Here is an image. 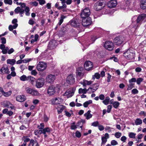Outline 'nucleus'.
Wrapping results in <instances>:
<instances>
[{"label":"nucleus","instance_id":"nucleus-13","mask_svg":"<svg viewBox=\"0 0 146 146\" xmlns=\"http://www.w3.org/2000/svg\"><path fill=\"white\" fill-rule=\"evenodd\" d=\"M25 90L27 93L33 95L38 96L39 94V93L37 90L33 89L29 87L26 88Z\"/></svg>","mask_w":146,"mask_h":146},{"label":"nucleus","instance_id":"nucleus-15","mask_svg":"<svg viewBox=\"0 0 146 146\" xmlns=\"http://www.w3.org/2000/svg\"><path fill=\"white\" fill-rule=\"evenodd\" d=\"M84 67L87 70H90L93 67L92 63L90 61H87L84 64Z\"/></svg>","mask_w":146,"mask_h":146},{"label":"nucleus","instance_id":"nucleus-25","mask_svg":"<svg viewBox=\"0 0 146 146\" xmlns=\"http://www.w3.org/2000/svg\"><path fill=\"white\" fill-rule=\"evenodd\" d=\"M83 69L82 68H77L76 71V74L77 76L80 77H82L83 76V74L81 72V70Z\"/></svg>","mask_w":146,"mask_h":146},{"label":"nucleus","instance_id":"nucleus-59","mask_svg":"<svg viewBox=\"0 0 146 146\" xmlns=\"http://www.w3.org/2000/svg\"><path fill=\"white\" fill-rule=\"evenodd\" d=\"M75 135L78 138L80 137L81 136L80 133L78 131H76L75 133Z\"/></svg>","mask_w":146,"mask_h":146},{"label":"nucleus","instance_id":"nucleus-43","mask_svg":"<svg viewBox=\"0 0 146 146\" xmlns=\"http://www.w3.org/2000/svg\"><path fill=\"white\" fill-rule=\"evenodd\" d=\"M34 133L36 135H37L38 134H41L42 133V130H35L34 131Z\"/></svg>","mask_w":146,"mask_h":146},{"label":"nucleus","instance_id":"nucleus-3","mask_svg":"<svg viewBox=\"0 0 146 146\" xmlns=\"http://www.w3.org/2000/svg\"><path fill=\"white\" fill-rule=\"evenodd\" d=\"M123 54L125 58L127 59L130 60L134 59L135 54L130 50H128L127 52H124Z\"/></svg>","mask_w":146,"mask_h":146},{"label":"nucleus","instance_id":"nucleus-5","mask_svg":"<svg viewBox=\"0 0 146 146\" xmlns=\"http://www.w3.org/2000/svg\"><path fill=\"white\" fill-rule=\"evenodd\" d=\"M75 90L76 88H71L68 89L64 94V96H67L68 98H70L74 95Z\"/></svg>","mask_w":146,"mask_h":146},{"label":"nucleus","instance_id":"nucleus-40","mask_svg":"<svg viewBox=\"0 0 146 146\" xmlns=\"http://www.w3.org/2000/svg\"><path fill=\"white\" fill-rule=\"evenodd\" d=\"M20 80L23 81L28 80V76L27 77L25 75H23L20 77Z\"/></svg>","mask_w":146,"mask_h":146},{"label":"nucleus","instance_id":"nucleus-30","mask_svg":"<svg viewBox=\"0 0 146 146\" xmlns=\"http://www.w3.org/2000/svg\"><path fill=\"white\" fill-rule=\"evenodd\" d=\"M50 128L49 127H45L42 130V133L45 135V136H46V132L49 133L50 132Z\"/></svg>","mask_w":146,"mask_h":146},{"label":"nucleus","instance_id":"nucleus-28","mask_svg":"<svg viewBox=\"0 0 146 146\" xmlns=\"http://www.w3.org/2000/svg\"><path fill=\"white\" fill-rule=\"evenodd\" d=\"M70 24L72 26L75 27L78 26L79 24L76 20L74 19L70 21Z\"/></svg>","mask_w":146,"mask_h":146},{"label":"nucleus","instance_id":"nucleus-20","mask_svg":"<svg viewBox=\"0 0 146 146\" xmlns=\"http://www.w3.org/2000/svg\"><path fill=\"white\" fill-rule=\"evenodd\" d=\"M16 99L17 101L22 102L26 100V98L24 95H18L16 97Z\"/></svg>","mask_w":146,"mask_h":146},{"label":"nucleus","instance_id":"nucleus-50","mask_svg":"<svg viewBox=\"0 0 146 146\" xmlns=\"http://www.w3.org/2000/svg\"><path fill=\"white\" fill-rule=\"evenodd\" d=\"M98 37H97L96 36L94 35L92 36L91 37V40L92 41V42L90 44H92L96 40V39L98 38Z\"/></svg>","mask_w":146,"mask_h":146},{"label":"nucleus","instance_id":"nucleus-44","mask_svg":"<svg viewBox=\"0 0 146 146\" xmlns=\"http://www.w3.org/2000/svg\"><path fill=\"white\" fill-rule=\"evenodd\" d=\"M143 79L142 78H138L136 81L137 84L138 85L140 84L143 81Z\"/></svg>","mask_w":146,"mask_h":146},{"label":"nucleus","instance_id":"nucleus-57","mask_svg":"<svg viewBox=\"0 0 146 146\" xmlns=\"http://www.w3.org/2000/svg\"><path fill=\"white\" fill-rule=\"evenodd\" d=\"M35 80V78L31 76H28V80H30L32 82H34Z\"/></svg>","mask_w":146,"mask_h":146},{"label":"nucleus","instance_id":"nucleus-46","mask_svg":"<svg viewBox=\"0 0 146 146\" xmlns=\"http://www.w3.org/2000/svg\"><path fill=\"white\" fill-rule=\"evenodd\" d=\"M99 125V122L98 121H94L92 123L91 125L95 127H98Z\"/></svg>","mask_w":146,"mask_h":146},{"label":"nucleus","instance_id":"nucleus-21","mask_svg":"<svg viewBox=\"0 0 146 146\" xmlns=\"http://www.w3.org/2000/svg\"><path fill=\"white\" fill-rule=\"evenodd\" d=\"M62 5L58 7L57 9L59 10H60L61 9H66V5L65 4L66 3V1L65 0H60Z\"/></svg>","mask_w":146,"mask_h":146},{"label":"nucleus","instance_id":"nucleus-62","mask_svg":"<svg viewBox=\"0 0 146 146\" xmlns=\"http://www.w3.org/2000/svg\"><path fill=\"white\" fill-rule=\"evenodd\" d=\"M131 92L133 94H136L138 93V91L136 89H134L132 90Z\"/></svg>","mask_w":146,"mask_h":146},{"label":"nucleus","instance_id":"nucleus-11","mask_svg":"<svg viewBox=\"0 0 146 146\" xmlns=\"http://www.w3.org/2000/svg\"><path fill=\"white\" fill-rule=\"evenodd\" d=\"M46 67V64L42 62H40L36 66L37 69L39 71H43Z\"/></svg>","mask_w":146,"mask_h":146},{"label":"nucleus","instance_id":"nucleus-53","mask_svg":"<svg viewBox=\"0 0 146 146\" xmlns=\"http://www.w3.org/2000/svg\"><path fill=\"white\" fill-rule=\"evenodd\" d=\"M4 2L6 4L11 5L12 3V0H4Z\"/></svg>","mask_w":146,"mask_h":146},{"label":"nucleus","instance_id":"nucleus-41","mask_svg":"<svg viewBox=\"0 0 146 146\" xmlns=\"http://www.w3.org/2000/svg\"><path fill=\"white\" fill-rule=\"evenodd\" d=\"M4 105L5 107L8 108L11 105V104L8 101H5L4 102Z\"/></svg>","mask_w":146,"mask_h":146},{"label":"nucleus","instance_id":"nucleus-18","mask_svg":"<svg viewBox=\"0 0 146 146\" xmlns=\"http://www.w3.org/2000/svg\"><path fill=\"white\" fill-rule=\"evenodd\" d=\"M117 3L116 0H112L109 1L107 4L108 7L110 8L115 7L117 5Z\"/></svg>","mask_w":146,"mask_h":146},{"label":"nucleus","instance_id":"nucleus-60","mask_svg":"<svg viewBox=\"0 0 146 146\" xmlns=\"http://www.w3.org/2000/svg\"><path fill=\"white\" fill-rule=\"evenodd\" d=\"M112 107V106L110 105H108L107 107V112L108 113H110Z\"/></svg>","mask_w":146,"mask_h":146},{"label":"nucleus","instance_id":"nucleus-23","mask_svg":"<svg viewBox=\"0 0 146 146\" xmlns=\"http://www.w3.org/2000/svg\"><path fill=\"white\" fill-rule=\"evenodd\" d=\"M66 17L63 15H61L60 18V19L59 20V22L58 23V24L57 25V26L55 28V29H56L58 27V26H60L61 25V24H62V23H63L64 20V19L65 18H66Z\"/></svg>","mask_w":146,"mask_h":146},{"label":"nucleus","instance_id":"nucleus-4","mask_svg":"<svg viewBox=\"0 0 146 146\" xmlns=\"http://www.w3.org/2000/svg\"><path fill=\"white\" fill-rule=\"evenodd\" d=\"M125 40L124 37L121 36H117L114 40V42L115 45H120L122 44Z\"/></svg>","mask_w":146,"mask_h":146},{"label":"nucleus","instance_id":"nucleus-24","mask_svg":"<svg viewBox=\"0 0 146 146\" xmlns=\"http://www.w3.org/2000/svg\"><path fill=\"white\" fill-rule=\"evenodd\" d=\"M140 7L143 9L146 8V0H141L140 2Z\"/></svg>","mask_w":146,"mask_h":146},{"label":"nucleus","instance_id":"nucleus-32","mask_svg":"<svg viewBox=\"0 0 146 146\" xmlns=\"http://www.w3.org/2000/svg\"><path fill=\"white\" fill-rule=\"evenodd\" d=\"M87 89L85 88L84 89L80 88L78 90V93L79 94H86L87 93Z\"/></svg>","mask_w":146,"mask_h":146},{"label":"nucleus","instance_id":"nucleus-61","mask_svg":"<svg viewBox=\"0 0 146 146\" xmlns=\"http://www.w3.org/2000/svg\"><path fill=\"white\" fill-rule=\"evenodd\" d=\"M14 50L13 48H11L10 49H9L7 53L9 54H11L14 52Z\"/></svg>","mask_w":146,"mask_h":146},{"label":"nucleus","instance_id":"nucleus-64","mask_svg":"<svg viewBox=\"0 0 146 146\" xmlns=\"http://www.w3.org/2000/svg\"><path fill=\"white\" fill-rule=\"evenodd\" d=\"M98 127L100 131H103L104 128L103 126L102 125H99Z\"/></svg>","mask_w":146,"mask_h":146},{"label":"nucleus","instance_id":"nucleus-10","mask_svg":"<svg viewBox=\"0 0 146 146\" xmlns=\"http://www.w3.org/2000/svg\"><path fill=\"white\" fill-rule=\"evenodd\" d=\"M113 43L109 41H106L104 45L105 48L110 51L113 50Z\"/></svg>","mask_w":146,"mask_h":146},{"label":"nucleus","instance_id":"nucleus-8","mask_svg":"<svg viewBox=\"0 0 146 146\" xmlns=\"http://www.w3.org/2000/svg\"><path fill=\"white\" fill-rule=\"evenodd\" d=\"M44 79L43 78L38 79L36 81V86L38 88L42 87L44 84Z\"/></svg>","mask_w":146,"mask_h":146},{"label":"nucleus","instance_id":"nucleus-38","mask_svg":"<svg viewBox=\"0 0 146 146\" xmlns=\"http://www.w3.org/2000/svg\"><path fill=\"white\" fill-rule=\"evenodd\" d=\"M102 141L101 145H104L107 141V138L102 137Z\"/></svg>","mask_w":146,"mask_h":146},{"label":"nucleus","instance_id":"nucleus-39","mask_svg":"<svg viewBox=\"0 0 146 146\" xmlns=\"http://www.w3.org/2000/svg\"><path fill=\"white\" fill-rule=\"evenodd\" d=\"M11 91L6 92H4L3 93V94L4 96L8 97L11 94Z\"/></svg>","mask_w":146,"mask_h":146},{"label":"nucleus","instance_id":"nucleus-58","mask_svg":"<svg viewBox=\"0 0 146 146\" xmlns=\"http://www.w3.org/2000/svg\"><path fill=\"white\" fill-rule=\"evenodd\" d=\"M21 9L20 7H18L15 9L14 11L16 13H19Z\"/></svg>","mask_w":146,"mask_h":146},{"label":"nucleus","instance_id":"nucleus-29","mask_svg":"<svg viewBox=\"0 0 146 146\" xmlns=\"http://www.w3.org/2000/svg\"><path fill=\"white\" fill-rule=\"evenodd\" d=\"M142 120L140 118H137L135 121V125H141L142 124Z\"/></svg>","mask_w":146,"mask_h":146},{"label":"nucleus","instance_id":"nucleus-14","mask_svg":"<svg viewBox=\"0 0 146 146\" xmlns=\"http://www.w3.org/2000/svg\"><path fill=\"white\" fill-rule=\"evenodd\" d=\"M51 102L52 104L57 105L62 103L63 102V100L60 98H55L51 100Z\"/></svg>","mask_w":146,"mask_h":146},{"label":"nucleus","instance_id":"nucleus-34","mask_svg":"<svg viewBox=\"0 0 146 146\" xmlns=\"http://www.w3.org/2000/svg\"><path fill=\"white\" fill-rule=\"evenodd\" d=\"M30 144H32L33 146H39L37 141L33 139L30 140Z\"/></svg>","mask_w":146,"mask_h":146},{"label":"nucleus","instance_id":"nucleus-1","mask_svg":"<svg viewBox=\"0 0 146 146\" xmlns=\"http://www.w3.org/2000/svg\"><path fill=\"white\" fill-rule=\"evenodd\" d=\"M146 17V14H141L139 15L138 17L134 16L132 19L133 22L136 19V25L133 26L135 29H136L137 27L139 26L141 23V21H143Z\"/></svg>","mask_w":146,"mask_h":146},{"label":"nucleus","instance_id":"nucleus-56","mask_svg":"<svg viewBox=\"0 0 146 146\" xmlns=\"http://www.w3.org/2000/svg\"><path fill=\"white\" fill-rule=\"evenodd\" d=\"M111 144L112 145H117L118 143L116 140H113L111 141Z\"/></svg>","mask_w":146,"mask_h":146},{"label":"nucleus","instance_id":"nucleus-22","mask_svg":"<svg viewBox=\"0 0 146 146\" xmlns=\"http://www.w3.org/2000/svg\"><path fill=\"white\" fill-rule=\"evenodd\" d=\"M80 83L82 84L84 87H85L86 85H90L92 83L91 81H88L85 80H83V82H80Z\"/></svg>","mask_w":146,"mask_h":146},{"label":"nucleus","instance_id":"nucleus-27","mask_svg":"<svg viewBox=\"0 0 146 146\" xmlns=\"http://www.w3.org/2000/svg\"><path fill=\"white\" fill-rule=\"evenodd\" d=\"M90 111L88 110L87 113H85L84 114V116L86 117V119H89L91 118L92 117V115L90 113Z\"/></svg>","mask_w":146,"mask_h":146},{"label":"nucleus","instance_id":"nucleus-42","mask_svg":"<svg viewBox=\"0 0 146 146\" xmlns=\"http://www.w3.org/2000/svg\"><path fill=\"white\" fill-rule=\"evenodd\" d=\"M113 107L115 108H117L119 105V103L117 102H115L113 104Z\"/></svg>","mask_w":146,"mask_h":146},{"label":"nucleus","instance_id":"nucleus-51","mask_svg":"<svg viewBox=\"0 0 146 146\" xmlns=\"http://www.w3.org/2000/svg\"><path fill=\"white\" fill-rule=\"evenodd\" d=\"M23 140H24V143H26L27 142L29 141H30V139L29 138H27L26 137H23Z\"/></svg>","mask_w":146,"mask_h":146},{"label":"nucleus","instance_id":"nucleus-36","mask_svg":"<svg viewBox=\"0 0 146 146\" xmlns=\"http://www.w3.org/2000/svg\"><path fill=\"white\" fill-rule=\"evenodd\" d=\"M91 86L93 89L94 92H95L98 88L99 85L97 84H95Z\"/></svg>","mask_w":146,"mask_h":146},{"label":"nucleus","instance_id":"nucleus-52","mask_svg":"<svg viewBox=\"0 0 146 146\" xmlns=\"http://www.w3.org/2000/svg\"><path fill=\"white\" fill-rule=\"evenodd\" d=\"M9 48L8 47H5V48L4 50L2 51V52L3 54H6L8 52V51L9 50Z\"/></svg>","mask_w":146,"mask_h":146},{"label":"nucleus","instance_id":"nucleus-49","mask_svg":"<svg viewBox=\"0 0 146 146\" xmlns=\"http://www.w3.org/2000/svg\"><path fill=\"white\" fill-rule=\"evenodd\" d=\"M121 133L120 132H116L115 134V137L117 138H119L121 135Z\"/></svg>","mask_w":146,"mask_h":146},{"label":"nucleus","instance_id":"nucleus-16","mask_svg":"<svg viewBox=\"0 0 146 146\" xmlns=\"http://www.w3.org/2000/svg\"><path fill=\"white\" fill-rule=\"evenodd\" d=\"M55 88V87L52 85L49 86L47 89V94L49 95H54L56 92Z\"/></svg>","mask_w":146,"mask_h":146},{"label":"nucleus","instance_id":"nucleus-48","mask_svg":"<svg viewBox=\"0 0 146 146\" xmlns=\"http://www.w3.org/2000/svg\"><path fill=\"white\" fill-rule=\"evenodd\" d=\"M95 78L97 79H99L100 78V74L98 73H95L94 76H93L92 78L94 79Z\"/></svg>","mask_w":146,"mask_h":146},{"label":"nucleus","instance_id":"nucleus-9","mask_svg":"<svg viewBox=\"0 0 146 146\" xmlns=\"http://www.w3.org/2000/svg\"><path fill=\"white\" fill-rule=\"evenodd\" d=\"M56 78L54 75L49 74L47 76L46 78V81L47 83L52 84L54 83Z\"/></svg>","mask_w":146,"mask_h":146},{"label":"nucleus","instance_id":"nucleus-31","mask_svg":"<svg viewBox=\"0 0 146 146\" xmlns=\"http://www.w3.org/2000/svg\"><path fill=\"white\" fill-rule=\"evenodd\" d=\"M16 62V60L15 59H8L7 60V64H10L12 65H14Z\"/></svg>","mask_w":146,"mask_h":146},{"label":"nucleus","instance_id":"nucleus-33","mask_svg":"<svg viewBox=\"0 0 146 146\" xmlns=\"http://www.w3.org/2000/svg\"><path fill=\"white\" fill-rule=\"evenodd\" d=\"M24 11L25 12V15L27 16H29L30 15V13L29 12L30 9L28 7H26L24 9Z\"/></svg>","mask_w":146,"mask_h":146},{"label":"nucleus","instance_id":"nucleus-6","mask_svg":"<svg viewBox=\"0 0 146 146\" xmlns=\"http://www.w3.org/2000/svg\"><path fill=\"white\" fill-rule=\"evenodd\" d=\"M92 23L91 18L90 17L82 18V24L83 26L87 27Z\"/></svg>","mask_w":146,"mask_h":146},{"label":"nucleus","instance_id":"nucleus-55","mask_svg":"<svg viewBox=\"0 0 146 146\" xmlns=\"http://www.w3.org/2000/svg\"><path fill=\"white\" fill-rule=\"evenodd\" d=\"M87 91L88 92V93H91L95 92H94L93 89H92L91 86H90V87L87 89Z\"/></svg>","mask_w":146,"mask_h":146},{"label":"nucleus","instance_id":"nucleus-12","mask_svg":"<svg viewBox=\"0 0 146 146\" xmlns=\"http://www.w3.org/2000/svg\"><path fill=\"white\" fill-rule=\"evenodd\" d=\"M66 81L68 83L70 84H74L75 82L74 76L72 74L68 76L67 77Z\"/></svg>","mask_w":146,"mask_h":146},{"label":"nucleus","instance_id":"nucleus-47","mask_svg":"<svg viewBox=\"0 0 146 146\" xmlns=\"http://www.w3.org/2000/svg\"><path fill=\"white\" fill-rule=\"evenodd\" d=\"M77 128V126L75 125V123L73 122L71 125L70 129L72 130H74Z\"/></svg>","mask_w":146,"mask_h":146},{"label":"nucleus","instance_id":"nucleus-26","mask_svg":"<svg viewBox=\"0 0 146 146\" xmlns=\"http://www.w3.org/2000/svg\"><path fill=\"white\" fill-rule=\"evenodd\" d=\"M64 106H63L61 105H58L57 108L58 113L59 114L61 113L64 110Z\"/></svg>","mask_w":146,"mask_h":146},{"label":"nucleus","instance_id":"nucleus-45","mask_svg":"<svg viewBox=\"0 0 146 146\" xmlns=\"http://www.w3.org/2000/svg\"><path fill=\"white\" fill-rule=\"evenodd\" d=\"M136 134L133 132H130L129 133V136L130 138H135Z\"/></svg>","mask_w":146,"mask_h":146},{"label":"nucleus","instance_id":"nucleus-17","mask_svg":"<svg viewBox=\"0 0 146 146\" xmlns=\"http://www.w3.org/2000/svg\"><path fill=\"white\" fill-rule=\"evenodd\" d=\"M57 45V43L56 40H52L49 42L48 46L50 49H52L55 48Z\"/></svg>","mask_w":146,"mask_h":146},{"label":"nucleus","instance_id":"nucleus-2","mask_svg":"<svg viewBox=\"0 0 146 146\" xmlns=\"http://www.w3.org/2000/svg\"><path fill=\"white\" fill-rule=\"evenodd\" d=\"M105 5V4L103 1H99L95 3L94 8L96 10L99 11L102 9Z\"/></svg>","mask_w":146,"mask_h":146},{"label":"nucleus","instance_id":"nucleus-35","mask_svg":"<svg viewBox=\"0 0 146 146\" xmlns=\"http://www.w3.org/2000/svg\"><path fill=\"white\" fill-rule=\"evenodd\" d=\"M110 100L109 97L107 96L105 98V99L103 101V103L105 105H107L109 104Z\"/></svg>","mask_w":146,"mask_h":146},{"label":"nucleus","instance_id":"nucleus-7","mask_svg":"<svg viewBox=\"0 0 146 146\" xmlns=\"http://www.w3.org/2000/svg\"><path fill=\"white\" fill-rule=\"evenodd\" d=\"M90 14V12L89 9L86 8L84 9L81 12L80 16L82 18L89 17V16Z\"/></svg>","mask_w":146,"mask_h":146},{"label":"nucleus","instance_id":"nucleus-54","mask_svg":"<svg viewBox=\"0 0 146 146\" xmlns=\"http://www.w3.org/2000/svg\"><path fill=\"white\" fill-rule=\"evenodd\" d=\"M44 127V123H41L40 125L38 126V128L39 129H43Z\"/></svg>","mask_w":146,"mask_h":146},{"label":"nucleus","instance_id":"nucleus-37","mask_svg":"<svg viewBox=\"0 0 146 146\" xmlns=\"http://www.w3.org/2000/svg\"><path fill=\"white\" fill-rule=\"evenodd\" d=\"M92 103V101L91 100H90L85 102L83 104L85 108H86L88 107V106Z\"/></svg>","mask_w":146,"mask_h":146},{"label":"nucleus","instance_id":"nucleus-19","mask_svg":"<svg viewBox=\"0 0 146 146\" xmlns=\"http://www.w3.org/2000/svg\"><path fill=\"white\" fill-rule=\"evenodd\" d=\"M0 72L1 74H9L10 73L7 67L6 66H3L0 69Z\"/></svg>","mask_w":146,"mask_h":146},{"label":"nucleus","instance_id":"nucleus-63","mask_svg":"<svg viewBox=\"0 0 146 146\" xmlns=\"http://www.w3.org/2000/svg\"><path fill=\"white\" fill-rule=\"evenodd\" d=\"M133 85L131 83L128 85V87L127 89L128 90H131L133 87Z\"/></svg>","mask_w":146,"mask_h":146}]
</instances>
